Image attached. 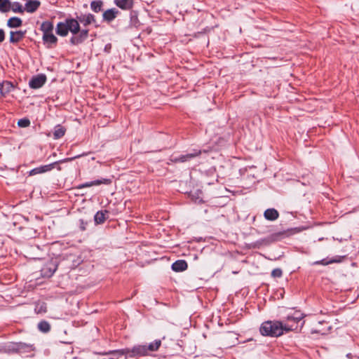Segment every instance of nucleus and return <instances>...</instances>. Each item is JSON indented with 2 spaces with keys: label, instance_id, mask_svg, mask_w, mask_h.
<instances>
[{
  "label": "nucleus",
  "instance_id": "1",
  "mask_svg": "<svg viewBox=\"0 0 359 359\" xmlns=\"http://www.w3.org/2000/svg\"><path fill=\"white\" fill-rule=\"evenodd\" d=\"M305 315L300 311H295L287 316V323L283 324L279 320H267L262 323L259 331L262 335L278 337L290 331H301L304 321Z\"/></svg>",
  "mask_w": 359,
  "mask_h": 359
},
{
  "label": "nucleus",
  "instance_id": "2",
  "mask_svg": "<svg viewBox=\"0 0 359 359\" xmlns=\"http://www.w3.org/2000/svg\"><path fill=\"white\" fill-rule=\"evenodd\" d=\"M66 24L69 27V31L72 34L69 39V43L72 46H78L83 43L89 35L88 29H81V25L75 16H69L65 18Z\"/></svg>",
  "mask_w": 359,
  "mask_h": 359
},
{
  "label": "nucleus",
  "instance_id": "3",
  "mask_svg": "<svg viewBox=\"0 0 359 359\" xmlns=\"http://www.w3.org/2000/svg\"><path fill=\"white\" fill-rule=\"evenodd\" d=\"M79 156H74L72 158H64L62 160L57 161L53 162V163L48 164V165H41L39 167L35 168L28 172L29 176H33L35 175L41 174V173H44V172L50 171L55 168V165H57L61 163L71 161L78 158Z\"/></svg>",
  "mask_w": 359,
  "mask_h": 359
},
{
  "label": "nucleus",
  "instance_id": "4",
  "mask_svg": "<svg viewBox=\"0 0 359 359\" xmlns=\"http://www.w3.org/2000/svg\"><path fill=\"white\" fill-rule=\"evenodd\" d=\"M57 269L56 261L48 260L40 266V276L43 278H50Z\"/></svg>",
  "mask_w": 359,
  "mask_h": 359
},
{
  "label": "nucleus",
  "instance_id": "5",
  "mask_svg": "<svg viewBox=\"0 0 359 359\" xmlns=\"http://www.w3.org/2000/svg\"><path fill=\"white\" fill-rule=\"evenodd\" d=\"M201 153V150L193 149L190 152L180 155H172L170 160L172 163H185L190 161L191 159L200 155Z\"/></svg>",
  "mask_w": 359,
  "mask_h": 359
},
{
  "label": "nucleus",
  "instance_id": "6",
  "mask_svg": "<svg viewBox=\"0 0 359 359\" xmlns=\"http://www.w3.org/2000/svg\"><path fill=\"white\" fill-rule=\"evenodd\" d=\"M75 15L80 25H82L84 27L96 22L95 16L92 13L83 14L81 13L79 14L78 13H75Z\"/></svg>",
  "mask_w": 359,
  "mask_h": 359
},
{
  "label": "nucleus",
  "instance_id": "7",
  "mask_svg": "<svg viewBox=\"0 0 359 359\" xmlns=\"http://www.w3.org/2000/svg\"><path fill=\"white\" fill-rule=\"evenodd\" d=\"M46 76L43 74H37L32 76L29 81V86L32 89H38L41 88L46 81Z\"/></svg>",
  "mask_w": 359,
  "mask_h": 359
},
{
  "label": "nucleus",
  "instance_id": "8",
  "mask_svg": "<svg viewBox=\"0 0 359 359\" xmlns=\"http://www.w3.org/2000/svg\"><path fill=\"white\" fill-rule=\"evenodd\" d=\"M42 41L43 45L47 48H53L57 46L58 39L57 36H55V35L53 34V32H52L49 34H43Z\"/></svg>",
  "mask_w": 359,
  "mask_h": 359
},
{
  "label": "nucleus",
  "instance_id": "9",
  "mask_svg": "<svg viewBox=\"0 0 359 359\" xmlns=\"http://www.w3.org/2000/svg\"><path fill=\"white\" fill-rule=\"evenodd\" d=\"M148 355L146 344H137L130 348V358L142 357Z\"/></svg>",
  "mask_w": 359,
  "mask_h": 359
},
{
  "label": "nucleus",
  "instance_id": "10",
  "mask_svg": "<svg viewBox=\"0 0 359 359\" xmlns=\"http://www.w3.org/2000/svg\"><path fill=\"white\" fill-rule=\"evenodd\" d=\"M25 1L24 11L31 13L35 12L41 5V2L39 0H26Z\"/></svg>",
  "mask_w": 359,
  "mask_h": 359
},
{
  "label": "nucleus",
  "instance_id": "11",
  "mask_svg": "<svg viewBox=\"0 0 359 359\" xmlns=\"http://www.w3.org/2000/svg\"><path fill=\"white\" fill-rule=\"evenodd\" d=\"M68 27L65 20L62 22H59L56 25L55 32L60 36H67L69 32Z\"/></svg>",
  "mask_w": 359,
  "mask_h": 359
},
{
  "label": "nucleus",
  "instance_id": "12",
  "mask_svg": "<svg viewBox=\"0 0 359 359\" xmlns=\"http://www.w3.org/2000/svg\"><path fill=\"white\" fill-rule=\"evenodd\" d=\"M118 13L119 11L115 8L107 9L102 14L103 20L110 22L116 18Z\"/></svg>",
  "mask_w": 359,
  "mask_h": 359
},
{
  "label": "nucleus",
  "instance_id": "13",
  "mask_svg": "<svg viewBox=\"0 0 359 359\" xmlns=\"http://www.w3.org/2000/svg\"><path fill=\"white\" fill-rule=\"evenodd\" d=\"M188 267L187 262L184 259H178L173 262L171 265V269L175 272H182L185 271Z\"/></svg>",
  "mask_w": 359,
  "mask_h": 359
},
{
  "label": "nucleus",
  "instance_id": "14",
  "mask_svg": "<svg viewBox=\"0 0 359 359\" xmlns=\"http://www.w3.org/2000/svg\"><path fill=\"white\" fill-rule=\"evenodd\" d=\"M264 217L266 220L275 221L278 218L279 212L275 208H268L264 211Z\"/></svg>",
  "mask_w": 359,
  "mask_h": 359
},
{
  "label": "nucleus",
  "instance_id": "15",
  "mask_svg": "<svg viewBox=\"0 0 359 359\" xmlns=\"http://www.w3.org/2000/svg\"><path fill=\"white\" fill-rule=\"evenodd\" d=\"M28 248L30 250H32L35 253L32 255L29 254V252H27L28 255H24V257L28 259L29 260H34L36 262H43L42 259L36 257L37 252H39L40 251L39 247L38 245H29Z\"/></svg>",
  "mask_w": 359,
  "mask_h": 359
},
{
  "label": "nucleus",
  "instance_id": "16",
  "mask_svg": "<svg viewBox=\"0 0 359 359\" xmlns=\"http://www.w3.org/2000/svg\"><path fill=\"white\" fill-rule=\"evenodd\" d=\"M109 214V211L107 210H99L94 215V222L95 224H101L106 220V215Z\"/></svg>",
  "mask_w": 359,
  "mask_h": 359
},
{
  "label": "nucleus",
  "instance_id": "17",
  "mask_svg": "<svg viewBox=\"0 0 359 359\" xmlns=\"http://www.w3.org/2000/svg\"><path fill=\"white\" fill-rule=\"evenodd\" d=\"M54 25L53 22L49 20L43 21L40 26V30L43 32V34H49L53 32Z\"/></svg>",
  "mask_w": 359,
  "mask_h": 359
},
{
  "label": "nucleus",
  "instance_id": "18",
  "mask_svg": "<svg viewBox=\"0 0 359 359\" xmlns=\"http://www.w3.org/2000/svg\"><path fill=\"white\" fill-rule=\"evenodd\" d=\"M114 4L123 10H129L133 6V0H114Z\"/></svg>",
  "mask_w": 359,
  "mask_h": 359
},
{
  "label": "nucleus",
  "instance_id": "19",
  "mask_svg": "<svg viewBox=\"0 0 359 359\" xmlns=\"http://www.w3.org/2000/svg\"><path fill=\"white\" fill-rule=\"evenodd\" d=\"M140 25L141 23L138 19V12L136 11H131L130 13V26L137 28Z\"/></svg>",
  "mask_w": 359,
  "mask_h": 359
},
{
  "label": "nucleus",
  "instance_id": "20",
  "mask_svg": "<svg viewBox=\"0 0 359 359\" xmlns=\"http://www.w3.org/2000/svg\"><path fill=\"white\" fill-rule=\"evenodd\" d=\"M66 132V129L65 127L62 126L61 125L58 124L55 126L54 130H53V137L55 140L60 139L62 137Z\"/></svg>",
  "mask_w": 359,
  "mask_h": 359
},
{
  "label": "nucleus",
  "instance_id": "21",
  "mask_svg": "<svg viewBox=\"0 0 359 359\" xmlns=\"http://www.w3.org/2000/svg\"><path fill=\"white\" fill-rule=\"evenodd\" d=\"M161 345V339H156L154 341L149 343L148 345L146 344V349H147V353H149V352H150V351L151 352L156 351L157 350H158Z\"/></svg>",
  "mask_w": 359,
  "mask_h": 359
},
{
  "label": "nucleus",
  "instance_id": "22",
  "mask_svg": "<svg viewBox=\"0 0 359 359\" xmlns=\"http://www.w3.org/2000/svg\"><path fill=\"white\" fill-rule=\"evenodd\" d=\"M37 328L43 333H48L50 330V325L48 321L43 320L38 323Z\"/></svg>",
  "mask_w": 359,
  "mask_h": 359
},
{
  "label": "nucleus",
  "instance_id": "23",
  "mask_svg": "<svg viewBox=\"0 0 359 359\" xmlns=\"http://www.w3.org/2000/svg\"><path fill=\"white\" fill-rule=\"evenodd\" d=\"M130 348H123V349H117V350L110 351L108 353H106L105 354L117 355V356L126 355L130 358Z\"/></svg>",
  "mask_w": 359,
  "mask_h": 359
},
{
  "label": "nucleus",
  "instance_id": "24",
  "mask_svg": "<svg viewBox=\"0 0 359 359\" xmlns=\"http://www.w3.org/2000/svg\"><path fill=\"white\" fill-rule=\"evenodd\" d=\"M22 39V32H11L10 41L11 43H17Z\"/></svg>",
  "mask_w": 359,
  "mask_h": 359
},
{
  "label": "nucleus",
  "instance_id": "25",
  "mask_svg": "<svg viewBox=\"0 0 359 359\" xmlns=\"http://www.w3.org/2000/svg\"><path fill=\"white\" fill-rule=\"evenodd\" d=\"M11 2L9 0H0V11L6 13L11 10Z\"/></svg>",
  "mask_w": 359,
  "mask_h": 359
},
{
  "label": "nucleus",
  "instance_id": "26",
  "mask_svg": "<svg viewBox=\"0 0 359 359\" xmlns=\"http://www.w3.org/2000/svg\"><path fill=\"white\" fill-rule=\"evenodd\" d=\"M21 19L17 17L11 18L7 22V25L9 27H18L21 25Z\"/></svg>",
  "mask_w": 359,
  "mask_h": 359
},
{
  "label": "nucleus",
  "instance_id": "27",
  "mask_svg": "<svg viewBox=\"0 0 359 359\" xmlns=\"http://www.w3.org/2000/svg\"><path fill=\"white\" fill-rule=\"evenodd\" d=\"M103 3L100 0L93 1L90 3V8L95 13H99L102 10Z\"/></svg>",
  "mask_w": 359,
  "mask_h": 359
},
{
  "label": "nucleus",
  "instance_id": "28",
  "mask_svg": "<svg viewBox=\"0 0 359 359\" xmlns=\"http://www.w3.org/2000/svg\"><path fill=\"white\" fill-rule=\"evenodd\" d=\"M94 182L95 186L100 185L102 184L108 185L112 182V180L109 178H102L101 180H94Z\"/></svg>",
  "mask_w": 359,
  "mask_h": 359
},
{
  "label": "nucleus",
  "instance_id": "29",
  "mask_svg": "<svg viewBox=\"0 0 359 359\" xmlns=\"http://www.w3.org/2000/svg\"><path fill=\"white\" fill-rule=\"evenodd\" d=\"M11 10L15 13H22V7L19 3L11 4Z\"/></svg>",
  "mask_w": 359,
  "mask_h": 359
},
{
  "label": "nucleus",
  "instance_id": "30",
  "mask_svg": "<svg viewBox=\"0 0 359 359\" xmlns=\"http://www.w3.org/2000/svg\"><path fill=\"white\" fill-rule=\"evenodd\" d=\"M93 186H95L94 180L93 181H90V182H85V183H83V184H80L78 186H76L75 187V189H83V188H88V187H93Z\"/></svg>",
  "mask_w": 359,
  "mask_h": 359
},
{
  "label": "nucleus",
  "instance_id": "31",
  "mask_svg": "<svg viewBox=\"0 0 359 359\" xmlns=\"http://www.w3.org/2000/svg\"><path fill=\"white\" fill-rule=\"evenodd\" d=\"M35 347L33 344H27L24 343V354L35 351Z\"/></svg>",
  "mask_w": 359,
  "mask_h": 359
},
{
  "label": "nucleus",
  "instance_id": "32",
  "mask_svg": "<svg viewBox=\"0 0 359 359\" xmlns=\"http://www.w3.org/2000/svg\"><path fill=\"white\" fill-rule=\"evenodd\" d=\"M346 257V256L336 255L333 258L330 259V263H341Z\"/></svg>",
  "mask_w": 359,
  "mask_h": 359
},
{
  "label": "nucleus",
  "instance_id": "33",
  "mask_svg": "<svg viewBox=\"0 0 359 359\" xmlns=\"http://www.w3.org/2000/svg\"><path fill=\"white\" fill-rule=\"evenodd\" d=\"M283 276V271L280 268L274 269L271 271V276L273 278H280Z\"/></svg>",
  "mask_w": 359,
  "mask_h": 359
},
{
  "label": "nucleus",
  "instance_id": "34",
  "mask_svg": "<svg viewBox=\"0 0 359 359\" xmlns=\"http://www.w3.org/2000/svg\"><path fill=\"white\" fill-rule=\"evenodd\" d=\"M330 260L327 259H323L321 260L316 261L313 263V265H328L330 264Z\"/></svg>",
  "mask_w": 359,
  "mask_h": 359
},
{
  "label": "nucleus",
  "instance_id": "35",
  "mask_svg": "<svg viewBox=\"0 0 359 359\" xmlns=\"http://www.w3.org/2000/svg\"><path fill=\"white\" fill-rule=\"evenodd\" d=\"M26 235L27 236H29V237H34L36 233V231L35 230H33L32 229H26Z\"/></svg>",
  "mask_w": 359,
  "mask_h": 359
},
{
  "label": "nucleus",
  "instance_id": "36",
  "mask_svg": "<svg viewBox=\"0 0 359 359\" xmlns=\"http://www.w3.org/2000/svg\"><path fill=\"white\" fill-rule=\"evenodd\" d=\"M80 222V229L81 231H85L86 229V225L88 224L87 222H85L83 219H79Z\"/></svg>",
  "mask_w": 359,
  "mask_h": 359
},
{
  "label": "nucleus",
  "instance_id": "37",
  "mask_svg": "<svg viewBox=\"0 0 359 359\" xmlns=\"http://www.w3.org/2000/svg\"><path fill=\"white\" fill-rule=\"evenodd\" d=\"M5 39V34L3 29H0V43H1Z\"/></svg>",
  "mask_w": 359,
  "mask_h": 359
},
{
  "label": "nucleus",
  "instance_id": "38",
  "mask_svg": "<svg viewBox=\"0 0 359 359\" xmlns=\"http://www.w3.org/2000/svg\"><path fill=\"white\" fill-rule=\"evenodd\" d=\"M30 125V121L28 118L24 117V128L28 127Z\"/></svg>",
  "mask_w": 359,
  "mask_h": 359
},
{
  "label": "nucleus",
  "instance_id": "39",
  "mask_svg": "<svg viewBox=\"0 0 359 359\" xmlns=\"http://www.w3.org/2000/svg\"><path fill=\"white\" fill-rule=\"evenodd\" d=\"M110 48H111V44H109H109H107V45L105 46V47H104V50H105V51L109 52V50Z\"/></svg>",
  "mask_w": 359,
  "mask_h": 359
},
{
  "label": "nucleus",
  "instance_id": "40",
  "mask_svg": "<svg viewBox=\"0 0 359 359\" xmlns=\"http://www.w3.org/2000/svg\"><path fill=\"white\" fill-rule=\"evenodd\" d=\"M22 124H23L22 118L19 119V120H18V125L20 127H22Z\"/></svg>",
  "mask_w": 359,
  "mask_h": 359
},
{
  "label": "nucleus",
  "instance_id": "41",
  "mask_svg": "<svg viewBox=\"0 0 359 359\" xmlns=\"http://www.w3.org/2000/svg\"><path fill=\"white\" fill-rule=\"evenodd\" d=\"M4 86H10V83L9 82H6V83H3L2 84V87H4Z\"/></svg>",
  "mask_w": 359,
  "mask_h": 359
},
{
  "label": "nucleus",
  "instance_id": "42",
  "mask_svg": "<svg viewBox=\"0 0 359 359\" xmlns=\"http://www.w3.org/2000/svg\"><path fill=\"white\" fill-rule=\"evenodd\" d=\"M34 353H32L30 354L27 355V357H34Z\"/></svg>",
  "mask_w": 359,
  "mask_h": 359
},
{
  "label": "nucleus",
  "instance_id": "43",
  "mask_svg": "<svg viewBox=\"0 0 359 359\" xmlns=\"http://www.w3.org/2000/svg\"><path fill=\"white\" fill-rule=\"evenodd\" d=\"M346 357L348 358H351L352 357V354L351 353H347L346 354Z\"/></svg>",
  "mask_w": 359,
  "mask_h": 359
},
{
  "label": "nucleus",
  "instance_id": "44",
  "mask_svg": "<svg viewBox=\"0 0 359 359\" xmlns=\"http://www.w3.org/2000/svg\"><path fill=\"white\" fill-rule=\"evenodd\" d=\"M114 355V358H118V356H117V355Z\"/></svg>",
  "mask_w": 359,
  "mask_h": 359
},
{
  "label": "nucleus",
  "instance_id": "45",
  "mask_svg": "<svg viewBox=\"0 0 359 359\" xmlns=\"http://www.w3.org/2000/svg\"><path fill=\"white\" fill-rule=\"evenodd\" d=\"M57 170H61V168H60V167H58V168H57Z\"/></svg>",
  "mask_w": 359,
  "mask_h": 359
}]
</instances>
